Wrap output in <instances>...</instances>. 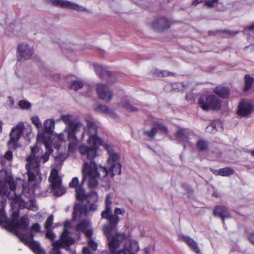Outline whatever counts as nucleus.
Instances as JSON below:
<instances>
[{
    "mask_svg": "<svg viewBox=\"0 0 254 254\" xmlns=\"http://www.w3.org/2000/svg\"><path fill=\"white\" fill-rule=\"evenodd\" d=\"M66 78H77V77L74 75L72 74H69L67 75L66 77Z\"/></svg>",
    "mask_w": 254,
    "mask_h": 254,
    "instance_id": "nucleus-60",
    "label": "nucleus"
},
{
    "mask_svg": "<svg viewBox=\"0 0 254 254\" xmlns=\"http://www.w3.org/2000/svg\"><path fill=\"white\" fill-rule=\"evenodd\" d=\"M249 153H251V155L252 156H254V150H252L251 151H249Z\"/></svg>",
    "mask_w": 254,
    "mask_h": 254,
    "instance_id": "nucleus-62",
    "label": "nucleus"
},
{
    "mask_svg": "<svg viewBox=\"0 0 254 254\" xmlns=\"http://www.w3.org/2000/svg\"><path fill=\"white\" fill-rule=\"evenodd\" d=\"M247 166V167L249 169H251L252 168H251V167L250 166H249V165H247V166Z\"/></svg>",
    "mask_w": 254,
    "mask_h": 254,
    "instance_id": "nucleus-64",
    "label": "nucleus"
},
{
    "mask_svg": "<svg viewBox=\"0 0 254 254\" xmlns=\"http://www.w3.org/2000/svg\"><path fill=\"white\" fill-rule=\"evenodd\" d=\"M19 107L22 109H28L31 106V103L27 100H20L18 103Z\"/></svg>",
    "mask_w": 254,
    "mask_h": 254,
    "instance_id": "nucleus-36",
    "label": "nucleus"
},
{
    "mask_svg": "<svg viewBox=\"0 0 254 254\" xmlns=\"http://www.w3.org/2000/svg\"><path fill=\"white\" fill-rule=\"evenodd\" d=\"M52 78H53L54 79H57L59 78H62L63 77L60 74H54L52 75Z\"/></svg>",
    "mask_w": 254,
    "mask_h": 254,
    "instance_id": "nucleus-56",
    "label": "nucleus"
},
{
    "mask_svg": "<svg viewBox=\"0 0 254 254\" xmlns=\"http://www.w3.org/2000/svg\"><path fill=\"white\" fill-rule=\"evenodd\" d=\"M37 140L43 143L47 151L42 156H41L39 154H37L39 151L37 146L31 148V153L26 159L27 164L26 165L29 185L34 182L36 178L41 180L42 176L39 168L40 162L42 159L44 163L47 162L49 160V155L53 152L51 148L52 139L50 135L44 133H38Z\"/></svg>",
    "mask_w": 254,
    "mask_h": 254,
    "instance_id": "nucleus-3",
    "label": "nucleus"
},
{
    "mask_svg": "<svg viewBox=\"0 0 254 254\" xmlns=\"http://www.w3.org/2000/svg\"><path fill=\"white\" fill-rule=\"evenodd\" d=\"M216 33H225L227 34L230 36H234L239 33V31H231L227 29L224 30H216L215 31Z\"/></svg>",
    "mask_w": 254,
    "mask_h": 254,
    "instance_id": "nucleus-40",
    "label": "nucleus"
},
{
    "mask_svg": "<svg viewBox=\"0 0 254 254\" xmlns=\"http://www.w3.org/2000/svg\"><path fill=\"white\" fill-rule=\"evenodd\" d=\"M33 53V50L26 43H21L17 50V60L18 62L23 61L31 58Z\"/></svg>",
    "mask_w": 254,
    "mask_h": 254,
    "instance_id": "nucleus-16",
    "label": "nucleus"
},
{
    "mask_svg": "<svg viewBox=\"0 0 254 254\" xmlns=\"http://www.w3.org/2000/svg\"><path fill=\"white\" fill-rule=\"evenodd\" d=\"M254 110V106L251 102L242 100L239 103L237 113L241 117H246L250 115Z\"/></svg>",
    "mask_w": 254,
    "mask_h": 254,
    "instance_id": "nucleus-19",
    "label": "nucleus"
},
{
    "mask_svg": "<svg viewBox=\"0 0 254 254\" xmlns=\"http://www.w3.org/2000/svg\"><path fill=\"white\" fill-rule=\"evenodd\" d=\"M89 206V210L90 211H95L98 209V206L96 204L98 199V196L96 191H91L86 198Z\"/></svg>",
    "mask_w": 254,
    "mask_h": 254,
    "instance_id": "nucleus-22",
    "label": "nucleus"
},
{
    "mask_svg": "<svg viewBox=\"0 0 254 254\" xmlns=\"http://www.w3.org/2000/svg\"><path fill=\"white\" fill-rule=\"evenodd\" d=\"M40 228H41L40 225L38 223H36L32 224V225L30 229L31 231L37 232L40 231Z\"/></svg>",
    "mask_w": 254,
    "mask_h": 254,
    "instance_id": "nucleus-47",
    "label": "nucleus"
},
{
    "mask_svg": "<svg viewBox=\"0 0 254 254\" xmlns=\"http://www.w3.org/2000/svg\"><path fill=\"white\" fill-rule=\"evenodd\" d=\"M167 127L163 124L159 122H154L152 125V127L149 130L144 131V133L151 139H153L156 134L160 131L163 133H167Z\"/></svg>",
    "mask_w": 254,
    "mask_h": 254,
    "instance_id": "nucleus-20",
    "label": "nucleus"
},
{
    "mask_svg": "<svg viewBox=\"0 0 254 254\" xmlns=\"http://www.w3.org/2000/svg\"><path fill=\"white\" fill-rule=\"evenodd\" d=\"M213 214L215 216H218L223 219L224 223V219L230 217V215L228 209L224 206H216L213 210Z\"/></svg>",
    "mask_w": 254,
    "mask_h": 254,
    "instance_id": "nucleus-23",
    "label": "nucleus"
},
{
    "mask_svg": "<svg viewBox=\"0 0 254 254\" xmlns=\"http://www.w3.org/2000/svg\"><path fill=\"white\" fill-rule=\"evenodd\" d=\"M67 154L65 153H59L55 157V159L57 161L63 162L67 158Z\"/></svg>",
    "mask_w": 254,
    "mask_h": 254,
    "instance_id": "nucleus-41",
    "label": "nucleus"
},
{
    "mask_svg": "<svg viewBox=\"0 0 254 254\" xmlns=\"http://www.w3.org/2000/svg\"><path fill=\"white\" fill-rule=\"evenodd\" d=\"M78 183V179L77 177H74L72 179L71 182L69 183V186L70 188L76 189Z\"/></svg>",
    "mask_w": 254,
    "mask_h": 254,
    "instance_id": "nucleus-45",
    "label": "nucleus"
},
{
    "mask_svg": "<svg viewBox=\"0 0 254 254\" xmlns=\"http://www.w3.org/2000/svg\"><path fill=\"white\" fill-rule=\"evenodd\" d=\"M182 240L184 242L188 244L190 248L197 254L199 253V249L197 246V244L193 239L187 236H183Z\"/></svg>",
    "mask_w": 254,
    "mask_h": 254,
    "instance_id": "nucleus-29",
    "label": "nucleus"
},
{
    "mask_svg": "<svg viewBox=\"0 0 254 254\" xmlns=\"http://www.w3.org/2000/svg\"><path fill=\"white\" fill-rule=\"evenodd\" d=\"M247 29L250 30H254V23L252 25L248 26L246 28Z\"/></svg>",
    "mask_w": 254,
    "mask_h": 254,
    "instance_id": "nucleus-59",
    "label": "nucleus"
},
{
    "mask_svg": "<svg viewBox=\"0 0 254 254\" xmlns=\"http://www.w3.org/2000/svg\"><path fill=\"white\" fill-rule=\"evenodd\" d=\"M94 110L99 113H103L106 114H110L111 113V111L108 108V107L104 105H97L94 107Z\"/></svg>",
    "mask_w": 254,
    "mask_h": 254,
    "instance_id": "nucleus-33",
    "label": "nucleus"
},
{
    "mask_svg": "<svg viewBox=\"0 0 254 254\" xmlns=\"http://www.w3.org/2000/svg\"><path fill=\"white\" fill-rule=\"evenodd\" d=\"M248 239L254 245V233L250 234L248 236Z\"/></svg>",
    "mask_w": 254,
    "mask_h": 254,
    "instance_id": "nucleus-54",
    "label": "nucleus"
},
{
    "mask_svg": "<svg viewBox=\"0 0 254 254\" xmlns=\"http://www.w3.org/2000/svg\"><path fill=\"white\" fill-rule=\"evenodd\" d=\"M12 205L11 220L8 221L3 208H0V224H5L6 229L14 232L21 241L28 246L36 254H45V251L40 247V244L33 240L34 234L28 231L29 221L26 215L20 219L19 211Z\"/></svg>",
    "mask_w": 254,
    "mask_h": 254,
    "instance_id": "nucleus-2",
    "label": "nucleus"
},
{
    "mask_svg": "<svg viewBox=\"0 0 254 254\" xmlns=\"http://www.w3.org/2000/svg\"><path fill=\"white\" fill-rule=\"evenodd\" d=\"M30 185H33V186L30 189L24 187L23 185H22V190L21 191L22 192V195H21L20 193L18 196L15 197L14 207L17 204L20 209L26 208L29 210L34 211H36L38 210V207L35 200L30 199L27 201L22 197L23 196H25L28 199L33 196L34 193V190L36 189V187L35 184H33V182L31 183L30 185L28 184V186Z\"/></svg>",
    "mask_w": 254,
    "mask_h": 254,
    "instance_id": "nucleus-7",
    "label": "nucleus"
},
{
    "mask_svg": "<svg viewBox=\"0 0 254 254\" xmlns=\"http://www.w3.org/2000/svg\"><path fill=\"white\" fill-rule=\"evenodd\" d=\"M57 138L61 141H65V136L64 133L62 132L60 134H57Z\"/></svg>",
    "mask_w": 254,
    "mask_h": 254,
    "instance_id": "nucleus-51",
    "label": "nucleus"
},
{
    "mask_svg": "<svg viewBox=\"0 0 254 254\" xmlns=\"http://www.w3.org/2000/svg\"><path fill=\"white\" fill-rule=\"evenodd\" d=\"M153 75L158 77H166L172 76L173 77H178L175 73L169 72L167 70H160L157 68H154L152 70Z\"/></svg>",
    "mask_w": 254,
    "mask_h": 254,
    "instance_id": "nucleus-27",
    "label": "nucleus"
},
{
    "mask_svg": "<svg viewBox=\"0 0 254 254\" xmlns=\"http://www.w3.org/2000/svg\"><path fill=\"white\" fill-rule=\"evenodd\" d=\"M53 220L54 216L53 215L49 216L45 224V228L46 230H52Z\"/></svg>",
    "mask_w": 254,
    "mask_h": 254,
    "instance_id": "nucleus-39",
    "label": "nucleus"
},
{
    "mask_svg": "<svg viewBox=\"0 0 254 254\" xmlns=\"http://www.w3.org/2000/svg\"><path fill=\"white\" fill-rule=\"evenodd\" d=\"M49 2L54 6L62 8L71 9L79 12L87 10L85 7L66 0H49Z\"/></svg>",
    "mask_w": 254,
    "mask_h": 254,
    "instance_id": "nucleus-15",
    "label": "nucleus"
},
{
    "mask_svg": "<svg viewBox=\"0 0 254 254\" xmlns=\"http://www.w3.org/2000/svg\"><path fill=\"white\" fill-rule=\"evenodd\" d=\"M106 149L109 154L107 168L100 166L98 167L94 162L86 161L82 168V180L80 185L75 189L77 199L83 201L86 199L87 195L82 186L86 180L88 181L90 188L96 187L99 183V180L102 178H113L116 175L121 173L122 165L120 162V155L115 152L112 146L106 145Z\"/></svg>",
    "mask_w": 254,
    "mask_h": 254,
    "instance_id": "nucleus-1",
    "label": "nucleus"
},
{
    "mask_svg": "<svg viewBox=\"0 0 254 254\" xmlns=\"http://www.w3.org/2000/svg\"><path fill=\"white\" fill-rule=\"evenodd\" d=\"M234 172V170L231 167H225L214 171L215 175L223 177H228L233 175Z\"/></svg>",
    "mask_w": 254,
    "mask_h": 254,
    "instance_id": "nucleus-30",
    "label": "nucleus"
},
{
    "mask_svg": "<svg viewBox=\"0 0 254 254\" xmlns=\"http://www.w3.org/2000/svg\"><path fill=\"white\" fill-rule=\"evenodd\" d=\"M13 158L12 152L10 151H7L4 156L0 157V162L2 165H4L6 164L5 160L10 162L12 161Z\"/></svg>",
    "mask_w": 254,
    "mask_h": 254,
    "instance_id": "nucleus-31",
    "label": "nucleus"
},
{
    "mask_svg": "<svg viewBox=\"0 0 254 254\" xmlns=\"http://www.w3.org/2000/svg\"><path fill=\"white\" fill-rule=\"evenodd\" d=\"M46 237L51 241L54 240L56 238V235L51 232V230H46Z\"/></svg>",
    "mask_w": 254,
    "mask_h": 254,
    "instance_id": "nucleus-44",
    "label": "nucleus"
},
{
    "mask_svg": "<svg viewBox=\"0 0 254 254\" xmlns=\"http://www.w3.org/2000/svg\"><path fill=\"white\" fill-rule=\"evenodd\" d=\"M83 254H92L90 250L88 247H85L82 250Z\"/></svg>",
    "mask_w": 254,
    "mask_h": 254,
    "instance_id": "nucleus-52",
    "label": "nucleus"
},
{
    "mask_svg": "<svg viewBox=\"0 0 254 254\" xmlns=\"http://www.w3.org/2000/svg\"><path fill=\"white\" fill-rule=\"evenodd\" d=\"M218 0H209L205 2V5L209 7L213 6L214 3L216 2Z\"/></svg>",
    "mask_w": 254,
    "mask_h": 254,
    "instance_id": "nucleus-48",
    "label": "nucleus"
},
{
    "mask_svg": "<svg viewBox=\"0 0 254 254\" xmlns=\"http://www.w3.org/2000/svg\"><path fill=\"white\" fill-rule=\"evenodd\" d=\"M9 101L11 104V106H13L14 104V99L12 97H9L8 98Z\"/></svg>",
    "mask_w": 254,
    "mask_h": 254,
    "instance_id": "nucleus-57",
    "label": "nucleus"
},
{
    "mask_svg": "<svg viewBox=\"0 0 254 254\" xmlns=\"http://www.w3.org/2000/svg\"><path fill=\"white\" fill-rule=\"evenodd\" d=\"M86 236L88 238V240L92 238V235L93 234V231L91 229H86L84 231Z\"/></svg>",
    "mask_w": 254,
    "mask_h": 254,
    "instance_id": "nucleus-49",
    "label": "nucleus"
},
{
    "mask_svg": "<svg viewBox=\"0 0 254 254\" xmlns=\"http://www.w3.org/2000/svg\"><path fill=\"white\" fill-rule=\"evenodd\" d=\"M203 1V0H194L193 1H192V4L193 5L196 6L198 3L202 2Z\"/></svg>",
    "mask_w": 254,
    "mask_h": 254,
    "instance_id": "nucleus-55",
    "label": "nucleus"
},
{
    "mask_svg": "<svg viewBox=\"0 0 254 254\" xmlns=\"http://www.w3.org/2000/svg\"><path fill=\"white\" fill-rule=\"evenodd\" d=\"M125 107L127 111L130 112H135L137 110L136 108L133 107L129 104L126 105Z\"/></svg>",
    "mask_w": 254,
    "mask_h": 254,
    "instance_id": "nucleus-50",
    "label": "nucleus"
},
{
    "mask_svg": "<svg viewBox=\"0 0 254 254\" xmlns=\"http://www.w3.org/2000/svg\"><path fill=\"white\" fill-rule=\"evenodd\" d=\"M152 26L156 31H163L169 28L170 22L167 18L160 17L152 23Z\"/></svg>",
    "mask_w": 254,
    "mask_h": 254,
    "instance_id": "nucleus-21",
    "label": "nucleus"
},
{
    "mask_svg": "<svg viewBox=\"0 0 254 254\" xmlns=\"http://www.w3.org/2000/svg\"><path fill=\"white\" fill-rule=\"evenodd\" d=\"M214 92L223 98H227L229 97L230 91L228 88L223 86H217L214 89Z\"/></svg>",
    "mask_w": 254,
    "mask_h": 254,
    "instance_id": "nucleus-28",
    "label": "nucleus"
},
{
    "mask_svg": "<svg viewBox=\"0 0 254 254\" xmlns=\"http://www.w3.org/2000/svg\"><path fill=\"white\" fill-rule=\"evenodd\" d=\"M22 188L16 187L13 178H8L4 183L0 182V194L6 195L8 199H11V205H14L15 197L18 196Z\"/></svg>",
    "mask_w": 254,
    "mask_h": 254,
    "instance_id": "nucleus-8",
    "label": "nucleus"
},
{
    "mask_svg": "<svg viewBox=\"0 0 254 254\" xmlns=\"http://www.w3.org/2000/svg\"><path fill=\"white\" fill-rule=\"evenodd\" d=\"M191 135L190 131L188 129L181 128L177 132V137L186 143H189L190 136Z\"/></svg>",
    "mask_w": 254,
    "mask_h": 254,
    "instance_id": "nucleus-26",
    "label": "nucleus"
},
{
    "mask_svg": "<svg viewBox=\"0 0 254 254\" xmlns=\"http://www.w3.org/2000/svg\"><path fill=\"white\" fill-rule=\"evenodd\" d=\"M89 225V222L86 220L79 223L76 226V229L78 231H84L86 230Z\"/></svg>",
    "mask_w": 254,
    "mask_h": 254,
    "instance_id": "nucleus-34",
    "label": "nucleus"
},
{
    "mask_svg": "<svg viewBox=\"0 0 254 254\" xmlns=\"http://www.w3.org/2000/svg\"><path fill=\"white\" fill-rule=\"evenodd\" d=\"M198 104L199 107L204 111H218L221 107V101L214 95H209L204 97H200Z\"/></svg>",
    "mask_w": 254,
    "mask_h": 254,
    "instance_id": "nucleus-10",
    "label": "nucleus"
},
{
    "mask_svg": "<svg viewBox=\"0 0 254 254\" xmlns=\"http://www.w3.org/2000/svg\"><path fill=\"white\" fill-rule=\"evenodd\" d=\"M112 197L110 194H108L105 198V210L101 213V217L102 219H106L109 222V225H106L104 227V233L106 237L111 235V234L117 228V225L120 221L119 215H124L125 214V209L116 207L112 212Z\"/></svg>",
    "mask_w": 254,
    "mask_h": 254,
    "instance_id": "nucleus-4",
    "label": "nucleus"
},
{
    "mask_svg": "<svg viewBox=\"0 0 254 254\" xmlns=\"http://www.w3.org/2000/svg\"><path fill=\"white\" fill-rule=\"evenodd\" d=\"M55 121L53 119H47L44 122V132L40 133L46 134L50 136L52 139V132L55 128Z\"/></svg>",
    "mask_w": 254,
    "mask_h": 254,
    "instance_id": "nucleus-24",
    "label": "nucleus"
},
{
    "mask_svg": "<svg viewBox=\"0 0 254 254\" xmlns=\"http://www.w3.org/2000/svg\"><path fill=\"white\" fill-rule=\"evenodd\" d=\"M114 254H131L129 252H128L127 251H126L124 248L123 250L119 251L116 253H115Z\"/></svg>",
    "mask_w": 254,
    "mask_h": 254,
    "instance_id": "nucleus-53",
    "label": "nucleus"
},
{
    "mask_svg": "<svg viewBox=\"0 0 254 254\" xmlns=\"http://www.w3.org/2000/svg\"><path fill=\"white\" fill-rule=\"evenodd\" d=\"M62 120L67 126L64 131L67 132L69 139L73 138L77 141L82 140L84 136V126L80 122H76L70 115H63L58 121Z\"/></svg>",
    "mask_w": 254,
    "mask_h": 254,
    "instance_id": "nucleus-6",
    "label": "nucleus"
},
{
    "mask_svg": "<svg viewBox=\"0 0 254 254\" xmlns=\"http://www.w3.org/2000/svg\"><path fill=\"white\" fill-rule=\"evenodd\" d=\"M87 134L89 136L87 140L88 144H91V142H95V141L99 140L101 141V144H103V140L98 137L97 135V127L95 123L89 122L87 125Z\"/></svg>",
    "mask_w": 254,
    "mask_h": 254,
    "instance_id": "nucleus-18",
    "label": "nucleus"
},
{
    "mask_svg": "<svg viewBox=\"0 0 254 254\" xmlns=\"http://www.w3.org/2000/svg\"><path fill=\"white\" fill-rule=\"evenodd\" d=\"M222 126L221 122L219 120H217L210 124L207 127V129L209 130L210 128H212L214 129L218 130V128H222Z\"/></svg>",
    "mask_w": 254,
    "mask_h": 254,
    "instance_id": "nucleus-38",
    "label": "nucleus"
},
{
    "mask_svg": "<svg viewBox=\"0 0 254 254\" xmlns=\"http://www.w3.org/2000/svg\"><path fill=\"white\" fill-rule=\"evenodd\" d=\"M74 242V239L69 236V232L65 228L60 237V239L52 243L53 248L49 254H62L60 250L61 248H63L68 251L69 246L73 244Z\"/></svg>",
    "mask_w": 254,
    "mask_h": 254,
    "instance_id": "nucleus-9",
    "label": "nucleus"
},
{
    "mask_svg": "<svg viewBox=\"0 0 254 254\" xmlns=\"http://www.w3.org/2000/svg\"><path fill=\"white\" fill-rule=\"evenodd\" d=\"M94 70L98 77L102 79H114L124 78V75L117 71H110L107 67L103 66L99 64L93 65Z\"/></svg>",
    "mask_w": 254,
    "mask_h": 254,
    "instance_id": "nucleus-13",
    "label": "nucleus"
},
{
    "mask_svg": "<svg viewBox=\"0 0 254 254\" xmlns=\"http://www.w3.org/2000/svg\"><path fill=\"white\" fill-rule=\"evenodd\" d=\"M110 252L113 254L120 247L124 241L125 242L124 248L131 254L138 252L139 247L138 242L133 240L129 236H126L124 233H117L114 236L111 235L107 237Z\"/></svg>",
    "mask_w": 254,
    "mask_h": 254,
    "instance_id": "nucleus-5",
    "label": "nucleus"
},
{
    "mask_svg": "<svg viewBox=\"0 0 254 254\" xmlns=\"http://www.w3.org/2000/svg\"><path fill=\"white\" fill-rule=\"evenodd\" d=\"M88 212V209L86 205L76 204L74 206L73 214L74 217H76L80 215H86Z\"/></svg>",
    "mask_w": 254,
    "mask_h": 254,
    "instance_id": "nucleus-25",
    "label": "nucleus"
},
{
    "mask_svg": "<svg viewBox=\"0 0 254 254\" xmlns=\"http://www.w3.org/2000/svg\"><path fill=\"white\" fill-rule=\"evenodd\" d=\"M196 147L199 151H205L208 147V142L205 140L200 139L197 142Z\"/></svg>",
    "mask_w": 254,
    "mask_h": 254,
    "instance_id": "nucleus-32",
    "label": "nucleus"
},
{
    "mask_svg": "<svg viewBox=\"0 0 254 254\" xmlns=\"http://www.w3.org/2000/svg\"><path fill=\"white\" fill-rule=\"evenodd\" d=\"M31 120L33 124L38 129H41L42 128V122L37 116H34L31 118Z\"/></svg>",
    "mask_w": 254,
    "mask_h": 254,
    "instance_id": "nucleus-35",
    "label": "nucleus"
},
{
    "mask_svg": "<svg viewBox=\"0 0 254 254\" xmlns=\"http://www.w3.org/2000/svg\"><path fill=\"white\" fill-rule=\"evenodd\" d=\"M59 146H60V145H59V144H56V145L55 144V148H57V149H58V148H59Z\"/></svg>",
    "mask_w": 254,
    "mask_h": 254,
    "instance_id": "nucleus-63",
    "label": "nucleus"
},
{
    "mask_svg": "<svg viewBox=\"0 0 254 254\" xmlns=\"http://www.w3.org/2000/svg\"><path fill=\"white\" fill-rule=\"evenodd\" d=\"M24 128L23 123L20 122L11 129L9 133L10 140L8 142V145L10 147L15 149L18 146V141L23 134Z\"/></svg>",
    "mask_w": 254,
    "mask_h": 254,
    "instance_id": "nucleus-14",
    "label": "nucleus"
},
{
    "mask_svg": "<svg viewBox=\"0 0 254 254\" xmlns=\"http://www.w3.org/2000/svg\"><path fill=\"white\" fill-rule=\"evenodd\" d=\"M77 148V142H70L68 145V152L70 153H74Z\"/></svg>",
    "mask_w": 254,
    "mask_h": 254,
    "instance_id": "nucleus-42",
    "label": "nucleus"
},
{
    "mask_svg": "<svg viewBox=\"0 0 254 254\" xmlns=\"http://www.w3.org/2000/svg\"><path fill=\"white\" fill-rule=\"evenodd\" d=\"M83 86L81 80H73L72 82L70 88L74 90L81 88Z\"/></svg>",
    "mask_w": 254,
    "mask_h": 254,
    "instance_id": "nucleus-37",
    "label": "nucleus"
},
{
    "mask_svg": "<svg viewBox=\"0 0 254 254\" xmlns=\"http://www.w3.org/2000/svg\"><path fill=\"white\" fill-rule=\"evenodd\" d=\"M49 181L52 190L55 196H61L65 193V188L62 186V179L58 176L57 169H53L51 170Z\"/></svg>",
    "mask_w": 254,
    "mask_h": 254,
    "instance_id": "nucleus-11",
    "label": "nucleus"
},
{
    "mask_svg": "<svg viewBox=\"0 0 254 254\" xmlns=\"http://www.w3.org/2000/svg\"><path fill=\"white\" fill-rule=\"evenodd\" d=\"M88 244L89 246L90 247V248H91L93 251H95L96 250V249L97 248L98 244L92 239H90L88 240Z\"/></svg>",
    "mask_w": 254,
    "mask_h": 254,
    "instance_id": "nucleus-43",
    "label": "nucleus"
},
{
    "mask_svg": "<svg viewBox=\"0 0 254 254\" xmlns=\"http://www.w3.org/2000/svg\"><path fill=\"white\" fill-rule=\"evenodd\" d=\"M3 125V123L2 121H0V133L2 131V127Z\"/></svg>",
    "mask_w": 254,
    "mask_h": 254,
    "instance_id": "nucleus-61",
    "label": "nucleus"
},
{
    "mask_svg": "<svg viewBox=\"0 0 254 254\" xmlns=\"http://www.w3.org/2000/svg\"><path fill=\"white\" fill-rule=\"evenodd\" d=\"M253 81L254 80H246L245 86L244 89L245 91L248 90L252 87L253 84Z\"/></svg>",
    "mask_w": 254,
    "mask_h": 254,
    "instance_id": "nucleus-46",
    "label": "nucleus"
},
{
    "mask_svg": "<svg viewBox=\"0 0 254 254\" xmlns=\"http://www.w3.org/2000/svg\"><path fill=\"white\" fill-rule=\"evenodd\" d=\"M101 141L99 140L95 141V142H91V144L88 145L83 144L78 147V150L80 154L83 156H86V158L93 162V160L97 155V150L98 146L100 145ZM97 165V164L94 161Z\"/></svg>",
    "mask_w": 254,
    "mask_h": 254,
    "instance_id": "nucleus-12",
    "label": "nucleus"
},
{
    "mask_svg": "<svg viewBox=\"0 0 254 254\" xmlns=\"http://www.w3.org/2000/svg\"><path fill=\"white\" fill-rule=\"evenodd\" d=\"M96 91L99 99L106 102H109L113 97V92L105 84H98L97 85Z\"/></svg>",
    "mask_w": 254,
    "mask_h": 254,
    "instance_id": "nucleus-17",
    "label": "nucleus"
},
{
    "mask_svg": "<svg viewBox=\"0 0 254 254\" xmlns=\"http://www.w3.org/2000/svg\"><path fill=\"white\" fill-rule=\"evenodd\" d=\"M244 79H254V78L250 77V76L249 74H246L244 77Z\"/></svg>",
    "mask_w": 254,
    "mask_h": 254,
    "instance_id": "nucleus-58",
    "label": "nucleus"
}]
</instances>
